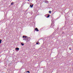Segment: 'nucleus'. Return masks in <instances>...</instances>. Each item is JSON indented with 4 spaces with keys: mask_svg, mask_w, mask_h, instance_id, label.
<instances>
[{
    "mask_svg": "<svg viewBox=\"0 0 73 73\" xmlns=\"http://www.w3.org/2000/svg\"><path fill=\"white\" fill-rule=\"evenodd\" d=\"M35 30L36 31H37V32H38L39 31L38 29L37 28H35Z\"/></svg>",
    "mask_w": 73,
    "mask_h": 73,
    "instance_id": "1",
    "label": "nucleus"
},
{
    "mask_svg": "<svg viewBox=\"0 0 73 73\" xmlns=\"http://www.w3.org/2000/svg\"><path fill=\"white\" fill-rule=\"evenodd\" d=\"M16 50H19V48H15Z\"/></svg>",
    "mask_w": 73,
    "mask_h": 73,
    "instance_id": "2",
    "label": "nucleus"
},
{
    "mask_svg": "<svg viewBox=\"0 0 73 73\" xmlns=\"http://www.w3.org/2000/svg\"><path fill=\"white\" fill-rule=\"evenodd\" d=\"M48 12L49 13H52V11H48Z\"/></svg>",
    "mask_w": 73,
    "mask_h": 73,
    "instance_id": "3",
    "label": "nucleus"
},
{
    "mask_svg": "<svg viewBox=\"0 0 73 73\" xmlns=\"http://www.w3.org/2000/svg\"><path fill=\"white\" fill-rule=\"evenodd\" d=\"M25 38L27 37V38H31L30 37L28 38V37L27 36H25Z\"/></svg>",
    "mask_w": 73,
    "mask_h": 73,
    "instance_id": "4",
    "label": "nucleus"
},
{
    "mask_svg": "<svg viewBox=\"0 0 73 73\" xmlns=\"http://www.w3.org/2000/svg\"><path fill=\"white\" fill-rule=\"evenodd\" d=\"M45 3H48V1H46Z\"/></svg>",
    "mask_w": 73,
    "mask_h": 73,
    "instance_id": "5",
    "label": "nucleus"
},
{
    "mask_svg": "<svg viewBox=\"0 0 73 73\" xmlns=\"http://www.w3.org/2000/svg\"><path fill=\"white\" fill-rule=\"evenodd\" d=\"M2 41V40H1V39L0 40V44H1V43Z\"/></svg>",
    "mask_w": 73,
    "mask_h": 73,
    "instance_id": "6",
    "label": "nucleus"
},
{
    "mask_svg": "<svg viewBox=\"0 0 73 73\" xmlns=\"http://www.w3.org/2000/svg\"><path fill=\"white\" fill-rule=\"evenodd\" d=\"M21 45H22V46H24V44H23L21 43Z\"/></svg>",
    "mask_w": 73,
    "mask_h": 73,
    "instance_id": "7",
    "label": "nucleus"
},
{
    "mask_svg": "<svg viewBox=\"0 0 73 73\" xmlns=\"http://www.w3.org/2000/svg\"><path fill=\"white\" fill-rule=\"evenodd\" d=\"M49 16H50V15H49L47 16V18H48V17H49Z\"/></svg>",
    "mask_w": 73,
    "mask_h": 73,
    "instance_id": "8",
    "label": "nucleus"
},
{
    "mask_svg": "<svg viewBox=\"0 0 73 73\" xmlns=\"http://www.w3.org/2000/svg\"><path fill=\"white\" fill-rule=\"evenodd\" d=\"M27 72L28 73H30V72H29V71H27Z\"/></svg>",
    "mask_w": 73,
    "mask_h": 73,
    "instance_id": "9",
    "label": "nucleus"
},
{
    "mask_svg": "<svg viewBox=\"0 0 73 73\" xmlns=\"http://www.w3.org/2000/svg\"><path fill=\"white\" fill-rule=\"evenodd\" d=\"M13 3H11V5H13Z\"/></svg>",
    "mask_w": 73,
    "mask_h": 73,
    "instance_id": "10",
    "label": "nucleus"
},
{
    "mask_svg": "<svg viewBox=\"0 0 73 73\" xmlns=\"http://www.w3.org/2000/svg\"><path fill=\"white\" fill-rule=\"evenodd\" d=\"M32 7H33V6H31V8H32Z\"/></svg>",
    "mask_w": 73,
    "mask_h": 73,
    "instance_id": "11",
    "label": "nucleus"
},
{
    "mask_svg": "<svg viewBox=\"0 0 73 73\" xmlns=\"http://www.w3.org/2000/svg\"><path fill=\"white\" fill-rule=\"evenodd\" d=\"M23 38H24V37H25V36H23Z\"/></svg>",
    "mask_w": 73,
    "mask_h": 73,
    "instance_id": "12",
    "label": "nucleus"
},
{
    "mask_svg": "<svg viewBox=\"0 0 73 73\" xmlns=\"http://www.w3.org/2000/svg\"><path fill=\"white\" fill-rule=\"evenodd\" d=\"M38 44V43H36V44L37 45V44Z\"/></svg>",
    "mask_w": 73,
    "mask_h": 73,
    "instance_id": "13",
    "label": "nucleus"
},
{
    "mask_svg": "<svg viewBox=\"0 0 73 73\" xmlns=\"http://www.w3.org/2000/svg\"><path fill=\"white\" fill-rule=\"evenodd\" d=\"M32 6V5H30V7H31Z\"/></svg>",
    "mask_w": 73,
    "mask_h": 73,
    "instance_id": "14",
    "label": "nucleus"
},
{
    "mask_svg": "<svg viewBox=\"0 0 73 73\" xmlns=\"http://www.w3.org/2000/svg\"><path fill=\"white\" fill-rule=\"evenodd\" d=\"M32 7H33V5H32Z\"/></svg>",
    "mask_w": 73,
    "mask_h": 73,
    "instance_id": "15",
    "label": "nucleus"
},
{
    "mask_svg": "<svg viewBox=\"0 0 73 73\" xmlns=\"http://www.w3.org/2000/svg\"><path fill=\"white\" fill-rule=\"evenodd\" d=\"M28 0V1H29V0Z\"/></svg>",
    "mask_w": 73,
    "mask_h": 73,
    "instance_id": "16",
    "label": "nucleus"
}]
</instances>
